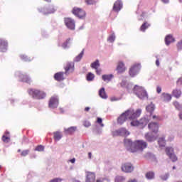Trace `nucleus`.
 I'll return each instance as SVG.
<instances>
[{"label": "nucleus", "instance_id": "obj_54", "mask_svg": "<svg viewBox=\"0 0 182 182\" xmlns=\"http://www.w3.org/2000/svg\"><path fill=\"white\" fill-rule=\"evenodd\" d=\"M156 66H160V60L159 58H157L156 60Z\"/></svg>", "mask_w": 182, "mask_h": 182}, {"label": "nucleus", "instance_id": "obj_9", "mask_svg": "<svg viewBox=\"0 0 182 182\" xmlns=\"http://www.w3.org/2000/svg\"><path fill=\"white\" fill-rule=\"evenodd\" d=\"M124 144L128 151L133 153V149H134V142L132 141V139H125L124 140Z\"/></svg>", "mask_w": 182, "mask_h": 182}, {"label": "nucleus", "instance_id": "obj_58", "mask_svg": "<svg viewBox=\"0 0 182 182\" xmlns=\"http://www.w3.org/2000/svg\"><path fill=\"white\" fill-rule=\"evenodd\" d=\"M181 82H182V78H179L177 81V83H181Z\"/></svg>", "mask_w": 182, "mask_h": 182}, {"label": "nucleus", "instance_id": "obj_41", "mask_svg": "<svg viewBox=\"0 0 182 182\" xmlns=\"http://www.w3.org/2000/svg\"><path fill=\"white\" fill-rule=\"evenodd\" d=\"M173 106H175L176 109L178 110H180L181 109V105H180V102L175 101L173 102Z\"/></svg>", "mask_w": 182, "mask_h": 182}, {"label": "nucleus", "instance_id": "obj_43", "mask_svg": "<svg viewBox=\"0 0 182 182\" xmlns=\"http://www.w3.org/2000/svg\"><path fill=\"white\" fill-rule=\"evenodd\" d=\"M28 154H29V149H26L21 152V156H22V157H26Z\"/></svg>", "mask_w": 182, "mask_h": 182}, {"label": "nucleus", "instance_id": "obj_26", "mask_svg": "<svg viewBox=\"0 0 182 182\" xmlns=\"http://www.w3.org/2000/svg\"><path fill=\"white\" fill-rule=\"evenodd\" d=\"M1 140L4 143H9L11 141V137H9V132H6V135H3Z\"/></svg>", "mask_w": 182, "mask_h": 182}, {"label": "nucleus", "instance_id": "obj_1", "mask_svg": "<svg viewBox=\"0 0 182 182\" xmlns=\"http://www.w3.org/2000/svg\"><path fill=\"white\" fill-rule=\"evenodd\" d=\"M141 114V110L137 109L136 111L134 109H127L123 112L119 117H118L117 122L119 124H123L126 120H134L137 117H140Z\"/></svg>", "mask_w": 182, "mask_h": 182}, {"label": "nucleus", "instance_id": "obj_28", "mask_svg": "<svg viewBox=\"0 0 182 182\" xmlns=\"http://www.w3.org/2000/svg\"><path fill=\"white\" fill-rule=\"evenodd\" d=\"M54 134V140H56L57 141H59L62 137H63V135L62 134V132H55L53 133Z\"/></svg>", "mask_w": 182, "mask_h": 182}, {"label": "nucleus", "instance_id": "obj_5", "mask_svg": "<svg viewBox=\"0 0 182 182\" xmlns=\"http://www.w3.org/2000/svg\"><path fill=\"white\" fill-rule=\"evenodd\" d=\"M72 12L73 15H75L80 19H85V18H86V11L80 8L74 7L72 10Z\"/></svg>", "mask_w": 182, "mask_h": 182}, {"label": "nucleus", "instance_id": "obj_39", "mask_svg": "<svg viewBox=\"0 0 182 182\" xmlns=\"http://www.w3.org/2000/svg\"><path fill=\"white\" fill-rule=\"evenodd\" d=\"M169 159H171V160L174 163L176 161H177L178 159H177V156H176V154H172L171 155H168Z\"/></svg>", "mask_w": 182, "mask_h": 182}, {"label": "nucleus", "instance_id": "obj_50", "mask_svg": "<svg viewBox=\"0 0 182 182\" xmlns=\"http://www.w3.org/2000/svg\"><path fill=\"white\" fill-rule=\"evenodd\" d=\"M83 125L85 126V127H90V122L89 121H85L84 122Z\"/></svg>", "mask_w": 182, "mask_h": 182}, {"label": "nucleus", "instance_id": "obj_8", "mask_svg": "<svg viewBox=\"0 0 182 182\" xmlns=\"http://www.w3.org/2000/svg\"><path fill=\"white\" fill-rule=\"evenodd\" d=\"M132 120L131 122V126L136 127V126H146L147 124V119L146 118H142L139 121L134 119H130Z\"/></svg>", "mask_w": 182, "mask_h": 182}, {"label": "nucleus", "instance_id": "obj_47", "mask_svg": "<svg viewBox=\"0 0 182 182\" xmlns=\"http://www.w3.org/2000/svg\"><path fill=\"white\" fill-rule=\"evenodd\" d=\"M161 178L164 181H166V180H167V178H168V173H166V174L161 175Z\"/></svg>", "mask_w": 182, "mask_h": 182}, {"label": "nucleus", "instance_id": "obj_59", "mask_svg": "<svg viewBox=\"0 0 182 182\" xmlns=\"http://www.w3.org/2000/svg\"><path fill=\"white\" fill-rule=\"evenodd\" d=\"M88 157L89 159H92V153H88Z\"/></svg>", "mask_w": 182, "mask_h": 182}, {"label": "nucleus", "instance_id": "obj_13", "mask_svg": "<svg viewBox=\"0 0 182 182\" xmlns=\"http://www.w3.org/2000/svg\"><path fill=\"white\" fill-rule=\"evenodd\" d=\"M116 70L117 73H123L126 72V65H124V63L119 61L117 63Z\"/></svg>", "mask_w": 182, "mask_h": 182}, {"label": "nucleus", "instance_id": "obj_48", "mask_svg": "<svg viewBox=\"0 0 182 182\" xmlns=\"http://www.w3.org/2000/svg\"><path fill=\"white\" fill-rule=\"evenodd\" d=\"M102 122L103 120L102 119V118H97V123H98V124H100L101 127H103V126H105Z\"/></svg>", "mask_w": 182, "mask_h": 182}, {"label": "nucleus", "instance_id": "obj_36", "mask_svg": "<svg viewBox=\"0 0 182 182\" xmlns=\"http://www.w3.org/2000/svg\"><path fill=\"white\" fill-rule=\"evenodd\" d=\"M126 178L124 176H117L115 177L114 182H124Z\"/></svg>", "mask_w": 182, "mask_h": 182}, {"label": "nucleus", "instance_id": "obj_7", "mask_svg": "<svg viewBox=\"0 0 182 182\" xmlns=\"http://www.w3.org/2000/svg\"><path fill=\"white\" fill-rule=\"evenodd\" d=\"M48 106L51 109H56V107L59 106V98L56 96L51 97L49 100Z\"/></svg>", "mask_w": 182, "mask_h": 182}, {"label": "nucleus", "instance_id": "obj_56", "mask_svg": "<svg viewBox=\"0 0 182 182\" xmlns=\"http://www.w3.org/2000/svg\"><path fill=\"white\" fill-rule=\"evenodd\" d=\"M161 2L164 4H168L169 1L168 0H161Z\"/></svg>", "mask_w": 182, "mask_h": 182}, {"label": "nucleus", "instance_id": "obj_29", "mask_svg": "<svg viewBox=\"0 0 182 182\" xmlns=\"http://www.w3.org/2000/svg\"><path fill=\"white\" fill-rule=\"evenodd\" d=\"M150 26V24L147 23V21H145L140 27V31L141 32H146V29H149V27Z\"/></svg>", "mask_w": 182, "mask_h": 182}, {"label": "nucleus", "instance_id": "obj_55", "mask_svg": "<svg viewBox=\"0 0 182 182\" xmlns=\"http://www.w3.org/2000/svg\"><path fill=\"white\" fill-rule=\"evenodd\" d=\"M90 110V107H86L85 108V112H89Z\"/></svg>", "mask_w": 182, "mask_h": 182}, {"label": "nucleus", "instance_id": "obj_14", "mask_svg": "<svg viewBox=\"0 0 182 182\" xmlns=\"http://www.w3.org/2000/svg\"><path fill=\"white\" fill-rule=\"evenodd\" d=\"M55 11L56 9H55L53 6H49L48 7L41 9V12H43L44 15H48L49 14H54Z\"/></svg>", "mask_w": 182, "mask_h": 182}, {"label": "nucleus", "instance_id": "obj_25", "mask_svg": "<svg viewBox=\"0 0 182 182\" xmlns=\"http://www.w3.org/2000/svg\"><path fill=\"white\" fill-rule=\"evenodd\" d=\"M76 127H70L68 129H65V134H73L76 132Z\"/></svg>", "mask_w": 182, "mask_h": 182}, {"label": "nucleus", "instance_id": "obj_61", "mask_svg": "<svg viewBox=\"0 0 182 182\" xmlns=\"http://www.w3.org/2000/svg\"><path fill=\"white\" fill-rule=\"evenodd\" d=\"M61 113H63V109H60Z\"/></svg>", "mask_w": 182, "mask_h": 182}, {"label": "nucleus", "instance_id": "obj_32", "mask_svg": "<svg viewBox=\"0 0 182 182\" xmlns=\"http://www.w3.org/2000/svg\"><path fill=\"white\" fill-rule=\"evenodd\" d=\"M90 66L92 69H98L100 66V63H99V60H96L95 62L91 63Z\"/></svg>", "mask_w": 182, "mask_h": 182}, {"label": "nucleus", "instance_id": "obj_24", "mask_svg": "<svg viewBox=\"0 0 182 182\" xmlns=\"http://www.w3.org/2000/svg\"><path fill=\"white\" fill-rule=\"evenodd\" d=\"M113 77H114L113 74L103 75L102 80H104V82H110V80H112L113 79Z\"/></svg>", "mask_w": 182, "mask_h": 182}, {"label": "nucleus", "instance_id": "obj_4", "mask_svg": "<svg viewBox=\"0 0 182 182\" xmlns=\"http://www.w3.org/2000/svg\"><path fill=\"white\" fill-rule=\"evenodd\" d=\"M133 90L134 93H135L139 99H147V92L144 90L143 87L135 85Z\"/></svg>", "mask_w": 182, "mask_h": 182}, {"label": "nucleus", "instance_id": "obj_42", "mask_svg": "<svg viewBox=\"0 0 182 182\" xmlns=\"http://www.w3.org/2000/svg\"><path fill=\"white\" fill-rule=\"evenodd\" d=\"M87 5H95L96 4V0H85Z\"/></svg>", "mask_w": 182, "mask_h": 182}, {"label": "nucleus", "instance_id": "obj_63", "mask_svg": "<svg viewBox=\"0 0 182 182\" xmlns=\"http://www.w3.org/2000/svg\"><path fill=\"white\" fill-rule=\"evenodd\" d=\"M20 151H21V149H18V152L20 153Z\"/></svg>", "mask_w": 182, "mask_h": 182}, {"label": "nucleus", "instance_id": "obj_64", "mask_svg": "<svg viewBox=\"0 0 182 182\" xmlns=\"http://www.w3.org/2000/svg\"><path fill=\"white\" fill-rule=\"evenodd\" d=\"M179 2H182V0H179Z\"/></svg>", "mask_w": 182, "mask_h": 182}, {"label": "nucleus", "instance_id": "obj_15", "mask_svg": "<svg viewBox=\"0 0 182 182\" xmlns=\"http://www.w3.org/2000/svg\"><path fill=\"white\" fill-rule=\"evenodd\" d=\"M65 23L69 29H75V21L70 18H65Z\"/></svg>", "mask_w": 182, "mask_h": 182}, {"label": "nucleus", "instance_id": "obj_44", "mask_svg": "<svg viewBox=\"0 0 182 182\" xmlns=\"http://www.w3.org/2000/svg\"><path fill=\"white\" fill-rule=\"evenodd\" d=\"M84 52L83 50L76 57V61L79 62L80 60V59H82V58H83V55H84Z\"/></svg>", "mask_w": 182, "mask_h": 182}, {"label": "nucleus", "instance_id": "obj_51", "mask_svg": "<svg viewBox=\"0 0 182 182\" xmlns=\"http://www.w3.org/2000/svg\"><path fill=\"white\" fill-rule=\"evenodd\" d=\"M152 119H154V120H161V119L160 118V117H159V116H156V115H154L153 117H152Z\"/></svg>", "mask_w": 182, "mask_h": 182}, {"label": "nucleus", "instance_id": "obj_34", "mask_svg": "<svg viewBox=\"0 0 182 182\" xmlns=\"http://www.w3.org/2000/svg\"><path fill=\"white\" fill-rule=\"evenodd\" d=\"M146 178L148 180H153L154 178V173L153 171H149L146 173Z\"/></svg>", "mask_w": 182, "mask_h": 182}, {"label": "nucleus", "instance_id": "obj_10", "mask_svg": "<svg viewBox=\"0 0 182 182\" xmlns=\"http://www.w3.org/2000/svg\"><path fill=\"white\" fill-rule=\"evenodd\" d=\"M64 69L65 70V73L66 75L73 73V70H75V64L73 63H67L64 67Z\"/></svg>", "mask_w": 182, "mask_h": 182}, {"label": "nucleus", "instance_id": "obj_12", "mask_svg": "<svg viewBox=\"0 0 182 182\" xmlns=\"http://www.w3.org/2000/svg\"><path fill=\"white\" fill-rule=\"evenodd\" d=\"M148 127L152 133L157 134L159 133V124L156 122H151L149 124Z\"/></svg>", "mask_w": 182, "mask_h": 182}, {"label": "nucleus", "instance_id": "obj_31", "mask_svg": "<svg viewBox=\"0 0 182 182\" xmlns=\"http://www.w3.org/2000/svg\"><path fill=\"white\" fill-rule=\"evenodd\" d=\"M145 139H146V140H147V141H153L154 140L156 139L154 138V136H153V134H151L150 133H146L145 134Z\"/></svg>", "mask_w": 182, "mask_h": 182}, {"label": "nucleus", "instance_id": "obj_11", "mask_svg": "<svg viewBox=\"0 0 182 182\" xmlns=\"http://www.w3.org/2000/svg\"><path fill=\"white\" fill-rule=\"evenodd\" d=\"M122 170L124 173H132L134 170L133 165L130 163H125L122 166Z\"/></svg>", "mask_w": 182, "mask_h": 182}, {"label": "nucleus", "instance_id": "obj_23", "mask_svg": "<svg viewBox=\"0 0 182 182\" xmlns=\"http://www.w3.org/2000/svg\"><path fill=\"white\" fill-rule=\"evenodd\" d=\"M161 99L164 102H170L171 100V95L167 93H162Z\"/></svg>", "mask_w": 182, "mask_h": 182}, {"label": "nucleus", "instance_id": "obj_2", "mask_svg": "<svg viewBox=\"0 0 182 182\" xmlns=\"http://www.w3.org/2000/svg\"><path fill=\"white\" fill-rule=\"evenodd\" d=\"M28 92L30 96H32L33 99L41 100L46 97V93L41 90L30 89Z\"/></svg>", "mask_w": 182, "mask_h": 182}, {"label": "nucleus", "instance_id": "obj_52", "mask_svg": "<svg viewBox=\"0 0 182 182\" xmlns=\"http://www.w3.org/2000/svg\"><path fill=\"white\" fill-rule=\"evenodd\" d=\"M97 75H101L102 69L97 68L95 69Z\"/></svg>", "mask_w": 182, "mask_h": 182}, {"label": "nucleus", "instance_id": "obj_49", "mask_svg": "<svg viewBox=\"0 0 182 182\" xmlns=\"http://www.w3.org/2000/svg\"><path fill=\"white\" fill-rule=\"evenodd\" d=\"M178 50H181L182 49V40L177 44Z\"/></svg>", "mask_w": 182, "mask_h": 182}, {"label": "nucleus", "instance_id": "obj_20", "mask_svg": "<svg viewBox=\"0 0 182 182\" xmlns=\"http://www.w3.org/2000/svg\"><path fill=\"white\" fill-rule=\"evenodd\" d=\"M95 179H96V176L95 175L94 173H92V172L87 173L86 182H95Z\"/></svg>", "mask_w": 182, "mask_h": 182}, {"label": "nucleus", "instance_id": "obj_45", "mask_svg": "<svg viewBox=\"0 0 182 182\" xmlns=\"http://www.w3.org/2000/svg\"><path fill=\"white\" fill-rule=\"evenodd\" d=\"M35 150L36 151H43V150H45V147H43V146L42 145H38V146H36Z\"/></svg>", "mask_w": 182, "mask_h": 182}, {"label": "nucleus", "instance_id": "obj_53", "mask_svg": "<svg viewBox=\"0 0 182 182\" xmlns=\"http://www.w3.org/2000/svg\"><path fill=\"white\" fill-rule=\"evenodd\" d=\"M156 92L157 93H161V88L159 86L156 87Z\"/></svg>", "mask_w": 182, "mask_h": 182}, {"label": "nucleus", "instance_id": "obj_16", "mask_svg": "<svg viewBox=\"0 0 182 182\" xmlns=\"http://www.w3.org/2000/svg\"><path fill=\"white\" fill-rule=\"evenodd\" d=\"M117 136H127L130 134V132L125 128H121L115 132Z\"/></svg>", "mask_w": 182, "mask_h": 182}, {"label": "nucleus", "instance_id": "obj_17", "mask_svg": "<svg viewBox=\"0 0 182 182\" xmlns=\"http://www.w3.org/2000/svg\"><path fill=\"white\" fill-rule=\"evenodd\" d=\"M123 8V3L120 0H117L114 2L113 6V11L114 12H119V11Z\"/></svg>", "mask_w": 182, "mask_h": 182}, {"label": "nucleus", "instance_id": "obj_19", "mask_svg": "<svg viewBox=\"0 0 182 182\" xmlns=\"http://www.w3.org/2000/svg\"><path fill=\"white\" fill-rule=\"evenodd\" d=\"M65 73L63 72H59L54 75V79L55 80H57V82H62V80H65Z\"/></svg>", "mask_w": 182, "mask_h": 182}, {"label": "nucleus", "instance_id": "obj_46", "mask_svg": "<svg viewBox=\"0 0 182 182\" xmlns=\"http://www.w3.org/2000/svg\"><path fill=\"white\" fill-rule=\"evenodd\" d=\"M115 39H116V36H114V34H112L109 37L108 41L109 42L113 43L114 42Z\"/></svg>", "mask_w": 182, "mask_h": 182}, {"label": "nucleus", "instance_id": "obj_6", "mask_svg": "<svg viewBox=\"0 0 182 182\" xmlns=\"http://www.w3.org/2000/svg\"><path fill=\"white\" fill-rule=\"evenodd\" d=\"M140 69H141V65L140 64H134L129 69V75L132 77H134L139 72H140Z\"/></svg>", "mask_w": 182, "mask_h": 182}, {"label": "nucleus", "instance_id": "obj_18", "mask_svg": "<svg viewBox=\"0 0 182 182\" xmlns=\"http://www.w3.org/2000/svg\"><path fill=\"white\" fill-rule=\"evenodd\" d=\"M8 50V42L5 40L0 39V52L5 53Z\"/></svg>", "mask_w": 182, "mask_h": 182}, {"label": "nucleus", "instance_id": "obj_38", "mask_svg": "<svg viewBox=\"0 0 182 182\" xmlns=\"http://www.w3.org/2000/svg\"><path fill=\"white\" fill-rule=\"evenodd\" d=\"M158 143L160 147H164V146H166V140L164 138H160L158 141Z\"/></svg>", "mask_w": 182, "mask_h": 182}, {"label": "nucleus", "instance_id": "obj_33", "mask_svg": "<svg viewBox=\"0 0 182 182\" xmlns=\"http://www.w3.org/2000/svg\"><path fill=\"white\" fill-rule=\"evenodd\" d=\"M165 151L167 156H171V154H174V149L173 147H166Z\"/></svg>", "mask_w": 182, "mask_h": 182}, {"label": "nucleus", "instance_id": "obj_57", "mask_svg": "<svg viewBox=\"0 0 182 182\" xmlns=\"http://www.w3.org/2000/svg\"><path fill=\"white\" fill-rule=\"evenodd\" d=\"M70 163H75V161H76V159L75 158H73V159H71L70 161Z\"/></svg>", "mask_w": 182, "mask_h": 182}, {"label": "nucleus", "instance_id": "obj_30", "mask_svg": "<svg viewBox=\"0 0 182 182\" xmlns=\"http://www.w3.org/2000/svg\"><path fill=\"white\" fill-rule=\"evenodd\" d=\"M20 77L22 82H25L26 83H31V78L29 77V76L26 75H22Z\"/></svg>", "mask_w": 182, "mask_h": 182}, {"label": "nucleus", "instance_id": "obj_35", "mask_svg": "<svg viewBox=\"0 0 182 182\" xmlns=\"http://www.w3.org/2000/svg\"><path fill=\"white\" fill-rule=\"evenodd\" d=\"M146 111L149 113H153L154 112V105L151 104L146 107Z\"/></svg>", "mask_w": 182, "mask_h": 182}, {"label": "nucleus", "instance_id": "obj_22", "mask_svg": "<svg viewBox=\"0 0 182 182\" xmlns=\"http://www.w3.org/2000/svg\"><path fill=\"white\" fill-rule=\"evenodd\" d=\"M182 92L181 90L175 89L172 91V95L173 97H176V99H180L181 97Z\"/></svg>", "mask_w": 182, "mask_h": 182}, {"label": "nucleus", "instance_id": "obj_60", "mask_svg": "<svg viewBox=\"0 0 182 182\" xmlns=\"http://www.w3.org/2000/svg\"><path fill=\"white\" fill-rule=\"evenodd\" d=\"M173 139H174V136H172L171 138L168 139L169 141H171V140H173Z\"/></svg>", "mask_w": 182, "mask_h": 182}, {"label": "nucleus", "instance_id": "obj_3", "mask_svg": "<svg viewBox=\"0 0 182 182\" xmlns=\"http://www.w3.org/2000/svg\"><path fill=\"white\" fill-rule=\"evenodd\" d=\"M147 148V142L143 140H136L134 141V146L132 149V153H136V151H143L144 149Z\"/></svg>", "mask_w": 182, "mask_h": 182}, {"label": "nucleus", "instance_id": "obj_27", "mask_svg": "<svg viewBox=\"0 0 182 182\" xmlns=\"http://www.w3.org/2000/svg\"><path fill=\"white\" fill-rule=\"evenodd\" d=\"M99 96H100V97H102V99H107V95L106 94L105 87H102L100 90Z\"/></svg>", "mask_w": 182, "mask_h": 182}, {"label": "nucleus", "instance_id": "obj_62", "mask_svg": "<svg viewBox=\"0 0 182 182\" xmlns=\"http://www.w3.org/2000/svg\"><path fill=\"white\" fill-rule=\"evenodd\" d=\"M97 182H101L100 180H97Z\"/></svg>", "mask_w": 182, "mask_h": 182}, {"label": "nucleus", "instance_id": "obj_40", "mask_svg": "<svg viewBox=\"0 0 182 182\" xmlns=\"http://www.w3.org/2000/svg\"><path fill=\"white\" fill-rule=\"evenodd\" d=\"M70 43V38H68L65 42H64L63 44H62V47L64 48V49H66V48H68V45Z\"/></svg>", "mask_w": 182, "mask_h": 182}, {"label": "nucleus", "instance_id": "obj_37", "mask_svg": "<svg viewBox=\"0 0 182 182\" xmlns=\"http://www.w3.org/2000/svg\"><path fill=\"white\" fill-rule=\"evenodd\" d=\"M93 79H95V74H93L92 73H89L87 75V80L88 82H92V80H93Z\"/></svg>", "mask_w": 182, "mask_h": 182}, {"label": "nucleus", "instance_id": "obj_21", "mask_svg": "<svg viewBox=\"0 0 182 182\" xmlns=\"http://www.w3.org/2000/svg\"><path fill=\"white\" fill-rule=\"evenodd\" d=\"M175 41L176 39H174V37H173L171 34L166 36L165 38V43L167 45V46H168L170 43H172V42H174Z\"/></svg>", "mask_w": 182, "mask_h": 182}]
</instances>
